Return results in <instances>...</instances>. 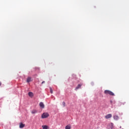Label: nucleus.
Wrapping results in <instances>:
<instances>
[{"mask_svg":"<svg viewBox=\"0 0 129 129\" xmlns=\"http://www.w3.org/2000/svg\"><path fill=\"white\" fill-rule=\"evenodd\" d=\"M19 127L20 128H23V127H25V124H23V123L21 122L20 123Z\"/></svg>","mask_w":129,"mask_h":129,"instance_id":"6","label":"nucleus"},{"mask_svg":"<svg viewBox=\"0 0 129 129\" xmlns=\"http://www.w3.org/2000/svg\"><path fill=\"white\" fill-rule=\"evenodd\" d=\"M66 129H71V126H70V125H67L66 126Z\"/></svg>","mask_w":129,"mask_h":129,"instance_id":"12","label":"nucleus"},{"mask_svg":"<svg viewBox=\"0 0 129 129\" xmlns=\"http://www.w3.org/2000/svg\"><path fill=\"white\" fill-rule=\"evenodd\" d=\"M112 117V115H111V114H108L107 115H106V116H105V118L106 119H108V118H110Z\"/></svg>","mask_w":129,"mask_h":129,"instance_id":"4","label":"nucleus"},{"mask_svg":"<svg viewBox=\"0 0 129 129\" xmlns=\"http://www.w3.org/2000/svg\"><path fill=\"white\" fill-rule=\"evenodd\" d=\"M31 79H32V78H31V77H28V78H27V81H26L28 83H29V82H31L32 81Z\"/></svg>","mask_w":129,"mask_h":129,"instance_id":"8","label":"nucleus"},{"mask_svg":"<svg viewBox=\"0 0 129 129\" xmlns=\"http://www.w3.org/2000/svg\"><path fill=\"white\" fill-rule=\"evenodd\" d=\"M43 83H45V81L42 82V84H43Z\"/></svg>","mask_w":129,"mask_h":129,"instance_id":"15","label":"nucleus"},{"mask_svg":"<svg viewBox=\"0 0 129 129\" xmlns=\"http://www.w3.org/2000/svg\"><path fill=\"white\" fill-rule=\"evenodd\" d=\"M81 87V85L79 84L77 87L76 88V90H77V89H79V88H80Z\"/></svg>","mask_w":129,"mask_h":129,"instance_id":"10","label":"nucleus"},{"mask_svg":"<svg viewBox=\"0 0 129 129\" xmlns=\"http://www.w3.org/2000/svg\"><path fill=\"white\" fill-rule=\"evenodd\" d=\"M37 112H38V111L36 109H33L31 111V113H32V114H34L35 113H37Z\"/></svg>","mask_w":129,"mask_h":129,"instance_id":"7","label":"nucleus"},{"mask_svg":"<svg viewBox=\"0 0 129 129\" xmlns=\"http://www.w3.org/2000/svg\"><path fill=\"white\" fill-rule=\"evenodd\" d=\"M49 117V113L47 112L43 113L41 116L42 118H47Z\"/></svg>","mask_w":129,"mask_h":129,"instance_id":"2","label":"nucleus"},{"mask_svg":"<svg viewBox=\"0 0 129 129\" xmlns=\"http://www.w3.org/2000/svg\"><path fill=\"white\" fill-rule=\"evenodd\" d=\"M104 93L105 94H109V95H112V96L114 95V94L112 92L107 90L104 91Z\"/></svg>","mask_w":129,"mask_h":129,"instance_id":"1","label":"nucleus"},{"mask_svg":"<svg viewBox=\"0 0 129 129\" xmlns=\"http://www.w3.org/2000/svg\"><path fill=\"white\" fill-rule=\"evenodd\" d=\"M120 128H121V126L120 127Z\"/></svg>","mask_w":129,"mask_h":129,"instance_id":"17","label":"nucleus"},{"mask_svg":"<svg viewBox=\"0 0 129 129\" xmlns=\"http://www.w3.org/2000/svg\"><path fill=\"white\" fill-rule=\"evenodd\" d=\"M49 89H50V92L52 94L53 93V90L52 89V88L50 87Z\"/></svg>","mask_w":129,"mask_h":129,"instance_id":"13","label":"nucleus"},{"mask_svg":"<svg viewBox=\"0 0 129 129\" xmlns=\"http://www.w3.org/2000/svg\"><path fill=\"white\" fill-rule=\"evenodd\" d=\"M107 128H108V129L113 128V123H109L108 126H107Z\"/></svg>","mask_w":129,"mask_h":129,"instance_id":"3","label":"nucleus"},{"mask_svg":"<svg viewBox=\"0 0 129 129\" xmlns=\"http://www.w3.org/2000/svg\"><path fill=\"white\" fill-rule=\"evenodd\" d=\"M28 95L30 97H33V96H34V94L32 92H30L28 93Z\"/></svg>","mask_w":129,"mask_h":129,"instance_id":"9","label":"nucleus"},{"mask_svg":"<svg viewBox=\"0 0 129 129\" xmlns=\"http://www.w3.org/2000/svg\"><path fill=\"white\" fill-rule=\"evenodd\" d=\"M62 104L64 107L66 106V103H65V102H62Z\"/></svg>","mask_w":129,"mask_h":129,"instance_id":"14","label":"nucleus"},{"mask_svg":"<svg viewBox=\"0 0 129 129\" xmlns=\"http://www.w3.org/2000/svg\"><path fill=\"white\" fill-rule=\"evenodd\" d=\"M2 85V83L0 82V86Z\"/></svg>","mask_w":129,"mask_h":129,"instance_id":"16","label":"nucleus"},{"mask_svg":"<svg viewBox=\"0 0 129 129\" xmlns=\"http://www.w3.org/2000/svg\"><path fill=\"white\" fill-rule=\"evenodd\" d=\"M113 118L115 120H117V119H118V117L117 115H115L113 116Z\"/></svg>","mask_w":129,"mask_h":129,"instance_id":"11","label":"nucleus"},{"mask_svg":"<svg viewBox=\"0 0 129 129\" xmlns=\"http://www.w3.org/2000/svg\"><path fill=\"white\" fill-rule=\"evenodd\" d=\"M39 106H40V107H41V108H45V105H44V103L42 102H41L39 103Z\"/></svg>","mask_w":129,"mask_h":129,"instance_id":"5","label":"nucleus"}]
</instances>
